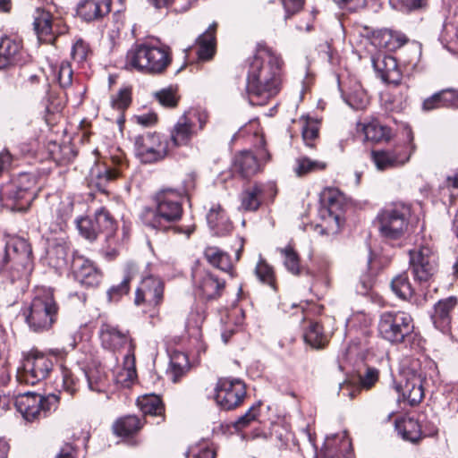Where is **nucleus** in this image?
I'll return each instance as SVG.
<instances>
[{
  "label": "nucleus",
  "mask_w": 458,
  "mask_h": 458,
  "mask_svg": "<svg viewBox=\"0 0 458 458\" xmlns=\"http://www.w3.org/2000/svg\"><path fill=\"white\" fill-rule=\"evenodd\" d=\"M283 60L266 45L259 44L250 63L246 90L253 106H264L281 89Z\"/></svg>",
  "instance_id": "1"
},
{
  "label": "nucleus",
  "mask_w": 458,
  "mask_h": 458,
  "mask_svg": "<svg viewBox=\"0 0 458 458\" xmlns=\"http://www.w3.org/2000/svg\"><path fill=\"white\" fill-rule=\"evenodd\" d=\"M172 62L171 48L152 43L134 44L127 52L124 68L143 74L163 73Z\"/></svg>",
  "instance_id": "2"
},
{
  "label": "nucleus",
  "mask_w": 458,
  "mask_h": 458,
  "mask_svg": "<svg viewBox=\"0 0 458 458\" xmlns=\"http://www.w3.org/2000/svg\"><path fill=\"white\" fill-rule=\"evenodd\" d=\"M183 195L174 189H164L155 196L156 208H147L140 216L142 223L157 231H166L173 227L170 224L178 221L182 215Z\"/></svg>",
  "instance_id": "3"
},
{
  "label": "nucleus",
  "mask_w": 458,
  "mask_h": 458,
  "mask_svg": "<svg viewBox=\"0 0 458 458\" xmlns=\"http://www.w3.org/2000/svg\"><path fill=\"white\" fill-rule=\"evenodd\" d=\"M4 258L0 267L2 276L12 284L26 282L33 270L32 250L29 242L19 236L7 238Z\"/></svg>",
  "instance_id": "4"
},
{
  "label": "nucleus",
  "mask_w": 458,
  "mask_h": 458,
  "mask_svg": "<svg viewBox=\"0 0 458 458\" xmlns=\"http://www.w3.org/2000/svg\"><path fill=\"white\" fill-rule=\"evenodd\" d=\"M36 196V179L30 174H20L0 186V202L12 210H28Z\"/></svg>",
  "instance_id": "5"
},
{
  "label": "nucleus",
  "mask_w": 458,
  "mask_h": 458,
  "mask_svg": "<svg viewBox=\"0 0 458 458\" xmlns=\"http://www.w3.org/2000/svg\"><path fill=\"white\" fill-rule=\"evenodd\" d=\"M58 305L51 289H38L32 299L26 322L34 332L49 330L56 321Z\"/></svg>",
  "instance_id": "6"
},
{
  "label": "nucleus",
  "mask_w": 458,
  "mask_h": 458,
  "mask_svg": "<svg viewBox=\"0 0 458 458\" xmlns=\"http://www.w3.org/2000/svg\"><path fill=\"white\" fill-rule=\"evenodd\" d=\"M410 207L394 204L383 208L377 216L375 225L380 235L387 241L402 239L408 230Z\"/></svg>",
  "instance_id": "7"
},
{
  "label": "nucleus",
  "mask_w": 458,
  "mask_h": 458,
  "mask_svg": "<svg viewBox=\"0 0 458 458\" xmlns=\"http://www.w3.org/2000/svg\"><path fill=\"white\" fill-rule=\"evenodd\" d=\"M59 395H42L35 392L20 394L15 398L17 411L28 422L38 421L55 411L59 404Z\"/></svg>",
  "instance_id": "8"
},
{
  "label": "nucleus",
  "mask_w": 458,
  "mask_h": 458,
  "mask_svg": "<svg viewBox=\"0 0 458 458\" xmlns=\"http://www.w3.org/2000/svg\"><path fill=\"white\" fill-rule=\"evenodd\" d=\"M53 368L54 360L49 354L31 351L17 370V381L20 384L34 386L45 380Z\"/></svg>",
  "instance_id": "9"
},
{
  "label": "nucleus",
  "mask_w": 458,
  "mask_h": 458,
  "mask_svg": "<svg viewBox=\"0 0 458 458\" xmlns=\"http://www.w3.org/2000/svg\"><path fill=\"white\" fill-rule=\"evenodd\" d=\"M414 329L411 317L403 311H386L381 314L378 332L383 339L391 344L403 343Z\"/></svg>",
  "instance_id": "10"
},
{
  "label": "nucleus",
  "mask_w": 458,
  "mask_h": 458,
  "mask_svg": "<svg viewBox=\"0 0 458 458\" xmlns=\"http://www.w3.org/2000/svg\"><path fill=\"white\" fill-rule=\"evenodd\" d=\"M410 268L414 279L428 282L437 270V255L429 242H423L409 250Z\"/></svg>",
  "instance_id": "11"
},
{
  "label": "nucleus",
  "mask_w": 458,
  "mask_h": 458,
  "mask_svg": "<svg viewBox=\"0 0 458 458\" xmlns=\"http://www.w3.org/2000/svg\"><path fill=\"white\" fill-rule=\"evenodd\" d=\"M127 164L123 155L111 156L102 163L95 164L89 174L88 184L100 192H107L109 183L122 176Z\"/></svg>",
  "instance_id": "12"
},
{
  "label": "nucleus",
  "mask_w": 458,
  "mask_h": 458,
  "mask_svg": "<svg viewBox=\"0 0 458 458\" xmlns=\"http://www.w3.org/2000/svg\"><path fill=\"white\" fill-rule=\"evenodd\" d=\"M134 153L141 163L159 162L168 155V141L157 132H144L133 138Z\"/></svg>",
  "instance_id": "13"
},
{
  "label": "nucleus",
  "mask_w": 458,
  "mask_h": 458,
  "mask_svg": "<svg viewBox=\"0 0 458 458\" xmlns=\"http://www.w3.org/2000/svg\"><path fill=\"white\" fill-rule=\"evenodd\" d=\"M206 111L192 109L185 112L179 117L171 130V141L174 146H186L190 143L193 135L202 131L208 122Z\"/></svg>",
  "instance_id": "14"
},
{
  "label": "nucleus",
  "mask_w": 458,
  "mask_h": 458,
  "mask_svg": "<svg viewBox=\"0 0 458 458\" xmlns=\"http://www.w3.org/2000/svg\"><path fill=\"white\" fill-rule=\"evenodd\" d=\"M215 393L216 404L225 411L239 407L247 394L244 382L233 377H220L216 382Z\"/></svg>",
  "instance_id": "15"
},
{
  "label": "nucleus",
  "mask_w": 458,
  "mask_h": 458,
  "mask_svg": "<svg viewBox=\"0 0 458 458\" xmlns=\"http://www.w3.org/2000/svg\"><path fill=\"white\" fill-rule=\"evenodd\" d=\"M395 428L403 439L411 443H417L422 437H433L437 433V428L432 422L426 420L424 415L418 418H403L395 423Z\"/></svg>",
  "instance_id": "16"
},
{
  "label": "nucleus",
  "mask_w": 458,
  "mask_h": 458,
  "mask_svg": "<svg viewBox=\"0 0 458 458\" xmlns=\"http://www.w3.org/2000/svg\"><path fill=\"white\" fill-rule=\"evenodd\" d=\"M415 148L412 133L409 131V142L406 146L393 150H373L370 154L371 159L377 170H386L408 162Z\"/></svg>",
  "instance_id": "17"
},
{
  "label": "nucleus",
  "mask_w": 458,
  "mask_h": 458,
  "mask_svg": "<svg viewBox=\"0 0 458 458\" xmlns=\"http://www.w3.org/2000/svg\"><path fill=\"white\" fill-rule=\"evenodd\" d=\"M192 281L195 294L207 301L220 297L225 286L224 280L200 268L193 270Z\"/></svg>",
  "instance_id": "18"
},
{
  "label": "nucleus",
  "mask_w": 458,
  "mask_h": 458,
  "mask_svg": "<svg viewBox=\"0 0 458 458\" xmlns=\"http://www.w3.org/2000/svg\"><path fill=\"white\" fill-rule=\"evenodd\" d=\"M165 284L159 278L153 276L143 278L136 290L134 302L137 306L146 304L157 307L164 299Z\"/></svg>",
  "instance_id": "19"
},
{
  "label": "nucleus",
  "mask_w": 458,
  "mask_h": 458,
  "mask_svg": "<svg viewBox=\"0 0 458 458\" xmlns=\"http://www.w3.org/2000/svg\"><path fill=\"white\" fill-rule=\"evenodd\" d=\"M72 272L74 279L87 287L98 285L102 278L101 272L92 261L77 254L72 258Z\"/></svg>",
  "instance_id": "20"
},
{
  "label": "nucleus",
  "mask_w": 458,
  "mask_h": 458,
  "mask_svg": "<svg viewBox=\"0 0 458 458\" xmlns=\"http://www.w3.org/2000/svg\"><path fill=\"white\" fill-rule=\"evenodd\" d=\"M22 42L11 37L0 38V70H8L25 62Z\"/></svg>",
  "instance_id": "21"
},
{
  "label": "nucleus",
  "mask_w": 458,
  "mask_h": 458,
  "mask_svg": "<svg viewBox=\"0 0 458 458\" xmlns=\"http://www.w3.org/2000/svg\"><path fill=\"white\" fill-rule=\"evenodd\" d=\"M101 344L105 349L116 351L128 345V353L133 352L134 345L127 331H122L117 327L108 323L101 325L99 329Z\"/></svg>",
  "instance_id": "22"
},
{
  "label": "nucleus",
  "mask_w": 458,
  "mask_h": 458,
  "mask_svg": "<svg viewBox=\"0 0 458 458\" xmlns=\"http://www.w3.org/2000/svg\"><path fill=\"white\" fill-rule=\"evenodd\" d=\"M373 67L385 82L394 86L401 83L402 72L394 56L384 55L373 58Z\"/></svg>",
  "instance_id": "23"
},
{
  "label": "nucleus",
  "mask_w": 458,
  "mask_h": 458,
  "mask_svg": "<svg viewBox=\"0 0 458 458\" xmlns=\"http://www.w3.org/2000/svg\"><path fill=\"white\" fill-rule=\"evenodd\" d=\"M111 11V0H80L77 4V15L89 22L100 20Z\"/></svg>",
  "instance_id": "24"
},
{
  "label": "nucleus",
  "mask_w": 458,
  "mask_h": 458,
  "mask_svg": "<svg viewBox=\"0 0 458 458\" xmlns=\"http://www.w3.org/2000/svg\"><path fill=\"white\" fill-rule=\"evenodd\" d=\"M321 203L325 208L324 212H327L328 216L339 225L342 210L345 205L344 195L336 188H326L321 193Z\"/></svg>",
  "instance_id": "25"
},
{
  "label": "nucleus",
  "mask_w": 458,
  "mask_h": 458,
  "mask_svg": "<svg viewBox=\"0 0 458 458\" xmlns=\"http://www.w3.org/2000/svg\"><path fill=\"white\" fill-rule=\"evenodd\" d=\"M33 26L39 41L45 43L54 41L53 17L50 12L39 8L37 9Z\"/></svg>",
  "instance_id": "26"
},
{
  "label": "nucleus",
  "mask_w": 458,
  "mask_h": 458,
  "mask_svg": "<svg viewBox=\"0 0 458 458\" xmlns=\"http://www.w3.org/2000/svg\"><path fill=\"white\" fill-rule=\"evenodd\" d=\"M456 299L449 297L445 300L439 301L434 309V313L431 315L432 322L436 328L442 332L449 330L451 323L450 311L454 308Z\"/></svg>",
  "instance_id": "27"
},
{
  "label": "nucleus",
  "mask_w": 458,
  "mask_h": 458,
  "mask_svg": "<svg viewBox=\"0 0 458 458\" xmlns=\"http://www.w3.org/2000/svg\"><path fill=\"white\" fill-rule=\"evenodd\" d=\"M233 170L243 178H250L260 170L258 158L250 151H242L235 156Z\"/></svg>",
  "instance_id": "28"
},
{
  "label": "nucleus",
  "mask_w": 458,
  "mask_h": 458,
  "mask_svg": "<svg viewBox=\"0 0 458 458\" xmlns=\"http://www.w3.org/2000/svg\"><path fill=\"white\" fill-rule=\"evenodd\" d=\"M264 186L254 184L246 188L240 195V208L244 211H256L264 200Z\"/></svg>",
  "instance_id": "29"
},
{
  "label": "nucleus",
  "mask_w": 458,
  "mask_h": 458,
  "mask_svg": "<svg viewBox=\"0 0 458 458\" xmlns=\"http://www.w3.org/2000/svg\"><path fill=\"white\" fill-rule=\"evenodd\" d=\"M323 458H353L352 444L346 436H342L339 446L335 438L327 437L325 443Z\"/></svg>",
  "instance_id": "30"
},
{
  "label": "nucleus",
  "mask_w": 458,
  "mask_h": 458,
  "mask_svg": "<svg viewBox=\"0 0 458 458\" xmlns=\"http://www.w3.org/2000/svg\"><path fill=\"white\" fill-rule=\"evenodd\" d=\"M343 98L355 110L365 109L369 103L367 92L358 81H354L346 92H343Z\"/></svg>",
  "instance_id": "31"
},
{
  "label": "nucleus",
  "mask_w": 458,
  "mask_h": 458,
  "mask_svg": "<svg viewBox=\"0 0 458 458\" xmlns=\"http://www.w3.org/2000/svg\"><path fill=\"white\" fill-rule=\"evenodd\" d=\"M422 381L420 374H413L402 386L403 396L411 405L418 404L424 397Z\"/></svg>",
  "instance_id": "32"
},
{
  "label": "nucleus",
  "mask_w": 458,
  "mask_h": 458,
  "mask_svg": "<svg viewBox=\"0 0 458 458\" xmlns=\"http://www.w3.org/2000/svg\"><path fill=\"white\" fill-rule=\"evenodd\" d=\"M207 221L216 234H224L232 228L225 211L219 204H214L210 208L207 214Z\"/></svg>",
  "instance_id": "33"
},
{
  "label": "nucleus",
  "mask_w": 458,
  "mask_h": 458,
  "mask_svg": "<svg viewBox=\"0 0 458 458\" xmlns=\"http://www.w3.org/2000/svg\"><path fill=\"white\" fill-rule=\"evenodd\" d=\"M205 258L214 267L233 276V263L229 255L217 247H207L204 251Z\"/></svg>",
  "instance_id": "34"
},
{
  "label": "nucleus",
  "mask_w": 458,
  "mask_h": 458,
  "mask_svg": "<svg viewBox=\"0 0 458 458\" xmlns=\"http://www.w3.org/2000/svg\"><path fill=\"white\" fill-rule=\"evenodd\" d=\"M216 23L211 24L208 29L198 38V56L201 60H208L215 54Z\"/></svg>",
  "instance_id": "35"
},
{
  "label": "nucleus",
  "mask_w": 458,
  "mask_h": 458,
  "mask_svg": "<svg viewBox=\"0 0 458 458\" xmlns=\"http://www.w3.org/2000/svg\"><path fill=\"white\" fill-rule=\"evenodd\" d=\"M94 221L98 235L99 233H104L106 238L108 239L114 234L116 231V223L105 208H100L95 212Z\"/></svg>",
  "instance_id": "36"
},
{
  "label": "nucleus",
  "mask_w": 458,
  "mask_h": 458,
  "mask_svg": "<svg viewBox=\"0 0 458 458\" xmlns=\"http://www.w3.org/2000/svg\"><path fill=\"white\" fill-rule=\"evenodd\" d=\"M326 168V162L301 156L295 159L293 171L298 177H302L311 173L323 171Z\"/></svg>",
  "instance_id": "37"
},
{
  "label": "nucleus",
  "mask_w": 458,
  "mask_h": 458,
  "mask_svg": "<svg viewBox=\"0 0 458 458\" xmlns=\"http://www.w3.org/2000/svg\"><path fill=\"white\" fill-rule=\"evenodd\" d=\"M304 341L315 349H321L328 343V336L325 334L322 326L318 322H310L304 333Z\"/></svg>",
  "instance_id": "38"
},
{
  "label": "nucleus",
  "mask_w": 458,
  "mask_h": 458,
  "mask_svg": "<svg viewBox=\"0 0 458 458\" xmlns=\"http://www.w3.org/2000/svg\"><path fill=\"white\" fill-rule=\"evenodd\" d=\"M73 212V201L66 197L62 199L57 205L53 208V218L61 230L67 225L72 218Z\"/></svg>",
  "instance_id": "39"
},
{
  "label": "nucleus",
  "mask_w": 458,
  "mask_h": 458,
  "mask_svg": "<svg viewBox=\"0 0 458 458\" xmlns=\"http://www.w3.org/2000/svg\"><path fill=\"white\" fill-rule=\"evenodd\" d=\"M189 368L187 356L182 352H176L171 357L167 375L174 383H176L185 375Z\"/></svg>",
  "instance_id": "40"
},
{
  "label": "nucleus",
  "mask_w": 458,
  "mask_h": 458,
  "mask_svg": "<svg viewBox=\"0 0 458 458\" xmlns=\"http://www.w3.org/2000/svg\"><path fill=\"white\" fill-rule=\"evenodd\" d=\"M137 404L145 415L162 416L165 411L161 399L155 394L138 398Z\"/></svg>",
  "instance_id": "41"
},
{
  "label": "nucleus",
  "mask_w": 458,
  "mask_h": 458,
  "mask_svg": "<svg viewBox=\"0 0 458 458\" xmlns=\"http://www.w3.org/2000/svg\"><path fill=\"white\" fill-rule=\"evenodd\" d=\"M391 289L402 300H409L414 293V289L406 273H402L393 278Z\"/></svg>",
  "instance_id": "42"
},
{
  "label": "nucleus",
  "mask_w": 458,
  "mask_h": 458,
  "mask_svg": "<svg viewBox=\"0 0 458 458\" xmlns=\"http://www.w3.org/2000/svg\"><path fill=\"white\" fill-rule=\"evenodd\" d=\"M363 131L366 140L376 142L387 140L390 133L389 129L381 124L377 120H372L364 124Z\"/></svg>",
  "instance_id": "43"
},
{
  "label": "nucleus",
  "mask_w": 458,
  "mask_h": 458,
  "mask_svg": "<svg viewBox=\"0 0 458 458\" xmlns=\"http://www.w3.org/2000/svg\"><path fill=\"white\" fill-rule=\"evenodd\" d=\"M141 428L140 420L136 416H126L114 426V433L118 436H130L136 433Z\"/></svg>",
  "instance_id": "44"
},
{
  "label": "nucleus",
  "mask_w": 458,
  "mask_h": 458,
  "mask_svg": "<svg viewBox=\"0 0 458 458\" xmlns=\"http://www.w3.org/2000/svg\"><path fill=\"white\" fill-rule=\"evenodd\" d=\"M279 251L283 257L284 266L286 270L293 276H299L301 274V266L297 252L291 246L282 248Z\"/></svg>",
  "instance_id": "45"
},
{
  "label": "nucleus",
  "mask_w": 458,
  "mask_h": 458,
  "mask_svg": "<svg viewBox=\"0 0 458 458\" xmlns=\"http://www.w3.org/2000/svg\"><path fill=\"white\" fill-rule=\"evenodd\" d=\"M154 96L161 106L168 108L175 107L180 98L175 86L161 89L155 92Z\"/></svg>",
  "instance_id": "46"
},
{
  "label": "nucleus",
  "mask_w": 458,
  "mask_h": 458,
  "mask_svg": "<svg viewBox=\"0 0 458 458\" xmlns=\"http://www.w3.org/2000/svg\"><path fill=\"white\" fill-rule=\"evenodd\" d=\"M120 380L124 386H130L137 377L135 358L133 352L127 353L123 360V368L119 373Z\"/></svg>",
  "instance_id": "47"
},
{
  "label": "nucleus",
  "mask_w": 458,
  "mask_h": 458,
  "mask_svg": "<svg viewBox=\"0 0 458 458\" xmlns=\"http://www.w3.org/2000/svg\"><path fill=\"white\" fill-rule=\"evenodd\" d=\"M80 375L87 381L91 391L101 392L104 386V374L98 369L79 371Z\"/></svg>",
  "instance_id": "48"
},
{
  "label": "nucleus",
  "mask_w": 458,
  "mask_h": 458,
  "mask_svg": "<svg viewBox=\"0 0 458 458\" xmlns=\"http://www.w3.org/2000/svg\"><path fill=\"white\" fill-rule=\"evenodd\" d=\"M76 226L80 233L89 241H94L98 237V232L94 218L81 217L76 220Z\"/></svg>",
  "instance_id": "49"
},
{
  "label": "nucleus",
  "mask_w": 458,
  "mask_h": 458,
  "mask_svg": "<svg viewBox=\"0 0 458 458\" xmlns=\"http://www.w3.org/2000/svg\"><path fill=\"white\" fill-rule=\"evenodd\" d=\"M255 273L259 281L274 288L275 276L273 268L264 259H260L257 264Z\"/></svg>",
  "instance_id": "50"
},
{
  "label": "nucleus",
  "mask_w": 458,
  "mask_h": 458,
  "mask_svg": "<svg viewBox=\"0 0 458 458\" xmlns=\"http://www.w3.org/2000/svg\"><path fill=\"white\" fill-rule=\"evenodd\" d=\"M448 15L445 18L444 23V31L445 33L454 32V36L451 38L450 42L454 44L456 51H458V12L454 13V16H451V10L448 9Z\"/></svg>",
  "instance_id": "51"
},
{
  "label": "nucleus",
  "mask_w": 458,
  "mask_h": 458,
  "mask_svg": "<svg viewBox=\"0 0 458 458\" xmlns=\"http://www.w3.org/2000/svg\"><path fill=\"white\" fill-rule=\"evenodd\" d=\"M302 140L307 147L314 148L318 138V125L315 122L306 121L301 130Z\"/></svg>",
  "instance_id": "52"
},
{
  "label": "nucleus",
  "mask_w": 458,
  "mask_h": 458,
  "mask_svg": "<svg viewBox=\"0 0 458 458\" xmlns=\"http://www.w3.org/2000/svg\"><path fill=\"white\" fill-rule=\"evenodd\" d=\"M131 281V276H126L123 280L117 285H113L107 291V297L109 301H118L123 295H126L129 293V284Z\"/></svg>",
  "instance_id": "53"
},
{
  "label": "nucleus",
  "mask_w": 458,
  "mask_h": 458,
  "mask_svg": "<svg viewBox=\"0 0 458 458\" xmlns=\"http://www.w3.org/2000/svg\"><path fill=\"white\" fill-rule=\"evenodd\" d=\"M131 102V91L129 88L121 89L111 99V105L117 110L126 109Z\"/></svg>",
  "instance_id": "54"
},
{
  "label": "nucleus",
  "mask_w": 458,
  "mask_h": 458,
  "mask_svg": "<svg viewBox=\"0 0 458 458\" xmlns=\"http://www.w3.org/2000/svg\"><path fill=\"white\" fill-rule=\"evenodd\" d=\"M259 415V405H252L243 415L239 417L233 426L236 430H242L250 422L254 421Z\"/></svg>",
  "instance_id": "55"
},
{
  "label": "nucleus",
  "mask_w": 458,
  "mask_h": 458,
  "mask_svg": "<svg viewBox=\"0 0 458 458\" xmlns=\"http://www.w3.org/2000/svg\"><path fill=\"white\" fill-rule=\"evenodd\" d=\"M62 374L64 389L69 394H73L79 389L81 378L67 369H64Z\"/></svg>",
  "instance_id": "56"
},
{
  "label": "nucleus",
  "mask_w": 458,
  "mask_h": 458,
  "mask_svg": "<svg viewBox=\"0 0 458 458\" xmlns=\"http://www.w3.org/2000/svg\"><path fill=\"white\" fill-rule=\"evenodd\" d=\"M441 95V104L443 107L458 108V91L454 89H445L438 92Z\"/></svg>",
  "instance_id": "57"
},
{
  "label": "nucleus",
  "mask_w": 458,
  "mask_h": 458,
  "mask_svg": "<svg viewBox=\"0 0 458 458\" xmlns=\"http://www.w3.org/2000/svg\"><path fill=\"white\" fill-rule=\"evenodd\" d=\"M89 54L88 45L81 39L75 42L72 48V57L77 63L84 62Z\"/></svg>",
  "instance_id": "58"
},
{
  "label": "nucleus",
  "mask_w": 458,
  "mask_h": 458,
  "mask_svg": "<svg viewBox=\"0 0 458 458\" xmlns=\"http://www.w3.org/2000/svg\"><path fill=\"white\" fill-rule=\"evenodd\" d=\"M57 80L62 88H66L72 85V70L69 64H62L60 65Z\"/></svg>",
  "instance_id": "59"
},
{
  "label": "nucleus",
  "mask_w": 458,
  "mask_h": 458,
  "mask_svg": "<svg viewBox=\"0 0 458 458\" xmlns=\"http://www.w3.org/2000/svg\"><path fill=\"white\" fill-rule=\"evenodd\" d=\"M379 372L377 369L368 367L363 375L360 376V381L362 387L369 389L378 380Z\"/></svg>",
  "instance_id": "60"
},
{
  "label": "nucleus",
  "mask_w": 458,
  "mask_h": 458,
  "mask_svg": "<svg viewBox=\"0 0 458 458\" xmlns=\"http://www.w3.org/2000/svg\"><path fill=\"white\" fill-rule=\"evenodd\" d=\"M55 256V261L54 265L56 267H62L66 264L67 258V248L63 244L55 245L49 252V257L52 259L53 256Z\"/></svg>",
  "instance_id": "61"
},
{
  "label": "nucleus",
  "mask_w": 458,
  "mask_h": 458,
  "mask_svg": "<svg viewBox=\"0 0 458 458\" xmlns=\"http://www.w3.org/2000/svg\"><path fill=\"white\" fill-rule=\"evenodd\" d=\"M283 3V5L284 7L287 19L290 15L294 14L295 13L299 12L302 6L304 0H281Z\"/></svg>",
  "instance_id": "62"
},
{
  "label": "nucleus",
  "mask_w": 458,
  "mask_h": 458,
  "mask_svg": "<svg viewBox=\"0 0 458 458\" xmlns=\"http://www.w3.org/2000/svg\"><path fill=\"white\" fill-rule=\"evenodd\" d=\"M440 97H441V95H439V93L437 92V93L433 94L431 97L426 98L423 101L422 109L424 111H431V110H434L437 108L443 107L442 104H441Z\"/></svg>",
  "instance_id": "63"
},
{
  "label": "nucleus",
  "mask_w": 458,
  "mask_h": 458,
  "mask_svg": "<svg viewBox=\"0 0 458 458\" xmlns=\"http://www.w3.org/2000/svg\"><path fill=\"white\" fill-rule=\"evenodd\" d=\"M192 458H215L216 452L208 446H200L198 450L192 449Z\"/></svg>",
  "instance_id": "64"
}]
</instances>
